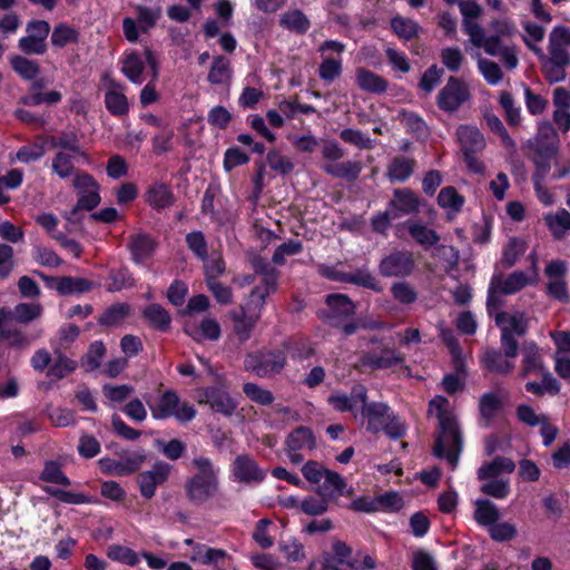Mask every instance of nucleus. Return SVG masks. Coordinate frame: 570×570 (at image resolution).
<instances>
[{"label": "nucleus", "instance_id": "nucleus-1", "mask_svg": "<svg viewBox=\"0 0 570 570\" xmlns=\"http://www.w3.org/2000/svg\"><path fill=\"white\" fill-rule=\"evenodd\" d=\"M429 414L439 420L440 431L434 453L446 459L454 469L461 451V434L449 401L443 396H435L430 402Z\"/></svg>", "mask_w": 570, "mask_h": 570}, {"label": "nucleus", "instance_id": "nucleus-45", "mask_svg": "<svg viewBox=\"0 0 570 570\" xmlns=\"http://www.w3.org/2000/svg\"><path fill=\"white\" fill-rule=\"evenodd\" d=\"M528 246L525 240L521 238H511L502 254L501 263L505 267L513 266L519 258L525 253Z\"/></svg>", "mask_w": 570, "mask_h": 570}, {"label": "nucleus", "instance_id": "nucleus-32", "mask_svg": "<svg viewBox=\"0 0 570 570\" xmlns=\"http://www.w3.org/2000/svg\"><path fill=\"white\" fill-rule=\"evenodd\" d=\"M522 376L548 373L543 366L539 348L534 343H525L522 348Z\"/></svg>", "mask_w": 570, "mask_h": 570}, {"label": "nucleus", "instance_id": "nucleus-46", "mask_svg": "<svg viewBox=\"0 0 570 570\" xmlns=\"http://www.w3.org/2000/svg\"><path fill=\"white\" fill-rule=\"evenodd\" d=\"M325 171L340 178L350 180L356 179L361 173L362 166L357 161H345L340 164H331L324 167Z\"/></svg>", "mask_w": 570, "mask_h": 570}, {"label": "nucleus", "instance_id": "nucleus-39", "mask_svg": "<svg viewBox=\"0 0 570 570\" xmlns=\"http://www.w3.org/2000/svg\"><path fill=\"white\" fill-rule=\"evenodd\" d=\"M279 24L289 32L305 33L309 28V20L301 10L295 9L283 13Z\"/></svg>", "mask_w": 570, "mask_h": 570}, {"label": "nucleus", "instance_id": "nucleus-34", "mask_svg": "<svg viewBox=\"0 0 570 570\" xmlns=\"http://www.w3.org/2000/svg\"><path fill=\"white\" fill-rule=\"evenodd\" d=\"M346 483L343 478L333 471L326 470L317 490L322 497L335 498L345 494Z\"/></svg>", "mask_w": 570, "mask_h": 570}, {"label": "nucleus", "instance_id": "nucleus-31", "mask_svg": "<svg viewBox=\"0 0 570 570\" xmlns=\"http://www.w3.org/2000/svg\"><path fill=\"white\" fill-rule=\"evenodd\" d=\"M128 247L134 262L142 264L154 254L155 242L146 234H137L130 237Z\"/></svg>", "mask_w": 570, "mask_h": 570}, {"label": "nucleus", "instance_id": "nucleus-43", "mask_svg": "<svg viewBox=\"0 0 570 570\" xmlns=\"http://www.w3.org/2000/svg\"><path fill=\"white\" fill-rule=\"evenodd\" d=\"M474 518L479 524L491 527L500 518L495 504L489 500H478L475 502Z\"/></svg>", "mask_w": 570, "mask_h": 570}, {"label": "nucleus", "instance_id": "nucleus-42", "mask_svg": "<svg viewBox=\"0 0 570 570\" xmlns=\"http://www.w3.org/2000/svg\"><path fill=\"white\" fill-rule=\"evenodd\" d=\"M315 445L312 432L306 428H298L293 431L287 439V448L289 452L311 450Z\"/></svg>", "mask_w": 570, "mask_h": 570}, {"label": "nucleus", "instance_id": "nucleus-41", "mask_svg": "<svg viewBox=\"0 0 570 570\" xmlns=\"http://www.w3.org/2000/svg\"><path fill=\"white\" fill-rule=\"evenodd\" d=\"M511 358L512 357L507 356L505 353L503 355L498 351H488L484 353L482 361L489 370L507 374L514 367Z\"/></svg>", "mask_w": 570, "mask_h": 570}, {"label": "nucleus", "instance_id": "nucleus-61", "mask_svg": "<svg viewBox=\"0 0 570 570\" xmlns=\"http://www.w3.org/2000/svg\"><path fill=\"white\" fill-rule=\"evenodd\" d=\"M377 511L395 512L402 509L404 502L397 492H386L376 497Z\"/></svg>", "mask_w": 570, "mask_h": 570}, {"label": "nucleus", "instance_id": "nucleus-52", "mask_svg": "<svg viewBox=\"0 0 570 570\" xmlns=\"http://www.w3.org/2000/svg\"><path fill=\"white\" fill-rule=\"evenodd\" d=\"M542 376V381L540 383L537 382H528L525 384V390L532 394H557L560 390V386L557 380L550 373L538 374Z\"/></svg>", "mask_w": 570, "mask_h": 570}, {"label": "nucleus", "instance_id": "nucleus-15", "mask_svg": "<svg viewBox=\"0 0 570 570\" xmlns=\"http://www.w3.org/2000/svg\"><path fill=\"white\" fill-rule=\"evenodd\" d=\"M170 471V464L158 461L150 470L140 473L138 481L141 495L146 499L153 498L157 487L167 481Z\"/></svg>", "mask_w": 570, "mask_h": 570}, {"label": "nucleus", "instance_id": "nucleus-22", "mask_svg": "<svg viewBox=\"0 0 570 570\" xmlns=\"http://www.w3.org/2000/svg\"><path fill=\"white\" fill-rule=\"evenodd\" d=\"M387 208L392 218H400L416 213L419 209V200L411 190L397 189L394 191V196L390 200Z\"/></svg>", "mask_w": 570, "mask_h": 570}, {"label": "nucleus", "instance_id": "nucleus-48", "mask_svg": "<svg viewBox=\"0 0 570 570\" xmlns=\"http://www.w3.org/2000/svg\"><path fill=\"white\" fill-rule=\"evenodd\" d=\"M278 549L288 562H301L305 559V548L296 538L282 540Z\"/></svg>", "mask_w": 570, "mask_h": 570}, {"label": "nucleus", "instance_id": "nucleus-58", "mask_svg": "<svg viewBox=\"0 0 570 570\" xmlns=\"http://www.w3.org/2000/svg\"><path fill=\"white\" fill-rule=\"evenodd\" d=\"M287 139L301 153H313L318 146L317 138L311 132L304 135L289 134Z\"/></svg>", "mask_w": 570, "mask_h": 570}, {"label": "nucleus", "instance_id": "nucleus-36", "mask_svg": "<svg viewBox=\"0 0 570 570\" xmlns=\"http://www.w3.org/2000/svg\"><path fill=\"white\" fill-rule=\"evenodd\" d=\"M514 462L509 458L498 456L493 461L480 466L478 474L481 480L497 478L514 470Z\"/></svg>", "mask_w": 570, "mask_h": 570}, {"label": "nucleus", "instance_id": "nucleus-26", "mask_svg": "<svg viewBox=\"0 0 570 570\" xmlns=\"http://www.w3.org/2000/svg\"><path fill=\"white\" fill-rule=\"evenodd\" d=\"M185 332L197 342L216 341L222 333L218 322L212 317H205L199 323H187Z\"/></svg>", "mask_w": 570, "mask_h": 570}, {"label": "nucleus", "instance_id": "nucleus-59", "mask_svg": "<svg viewBox=\"0 0 570 570\" xmlns=\"http://www.w3.org/2000/svg\"><path fill=\"white\" fill-rule=\"evenodd\" d=\"M243 391L248 399L261 405H268L274 401V396L271 391L254 383H245Z\"/></svg>", "mask_w": 570, "mask_h": 570}, {"label": "nucleus", "instance_id": "nucleus-53", "mask_svg": "<svg viewBox=\"0 0 570 570\" xmlns=\"http://www.w3.org/2000/svg\"><path fill=\"white\" fill-rule=\"evenodd\" d=\"M326 303L336 316H346L354 313L353 302L343 294L328 295Z\"/></svg>", "mask_w": 570, "mask_h": 570}, {"label": "nucleus", "instance_id": "nucleus-6", "mask_svg": "<svg viewBox=\"0 0 570 570\" xmlns=\"http://www.w3.org/2000/svg\"><path fill=\"white\" fill-rule=\"evenodd\" d=\"M362 424L371 433L384 431L390 438L399 439L405 432L403 422L391 412L385 403H366L361 407Z\"/></svg>", "mask_w": 570, "mask_h": 570}, {"label": "nucleus", "instance_id": "nucleus-19", "mask_svg": "<svg viewBox=\"0 0 570 570\" xmlns=\"http://www.w3.org/2000/svg\"><path fill=\"white\" fill-rule=\"evenodd\" d=\"M414 266L412 254L396 252L382 259L380 272L386 277H402L409 275Z\"/></svg>", "mask_w": 570, "mask_h": 570}, {"label": "nucleus", "instance_id": "nucleus-5", "mask_svg": "<svg viewBox=\"0 0 570 570\" xmlns=\"http://www.w3.org/2000/svg\"><path fill=\"white\" fill-rule=\"evenodd\" d=\"M375 560L364 552H352L344 542L333 544V552L324 556L322 561H313L309 570H371L375 567Z\"/></svg>", "mask_w": 570, "mask_h": 570}, {"label": "nucleus", "instance_id": "nucleus-20", "mask_svg": "<svg viewBox=\"0 0 570 570\" xmlns=\"http://www.w3.org/2000/svg\"><path fill=\"white\" fill-rule=\"evenodd\" d=\"M327 401L336 411L355 413V410L361 409L366 401V390L358 385L352 390L351 394L335 391L328 396Z\"/></svg>", "mask_w": 570, "mask_h": 570}, {"label": "nucleus", "instance_id": "nucleus-21", "mask_svg": "<svg viewBox=\"0 0 570 570\" xmlns=\"http://www.w3.org/2000/svg\"><path fill=\"white\" fill-rule=\"evenodd\" d=\"M198 402L209 404L214 411L225 415H230L236 409V403L227 391L220 386L204 390L198 395Z\"/></svg>", "mask_w": 570, "mask_h": 570}, {"label": "nucleus", "instance_id": "nucleus-35", "mask_svg": "<svg viewBox=\"0 0 570 570\" xmlns=\"http://www.w3.org/2000/svg\"><path fill=\"white\" fill-rule=\"evenodd\" d=\"M356 83L360 89L372 94H382L387 88L385 79L364 68L356 70Z\"/></svg>", "mask_w": 570, "mask_h": 570}, {"label": "nucleus", "instance_id": "nucleus-28", "mask_svg": "<svg viewBox=\"0 0 570 570\" xmlns=\"http://www.w3.org/2000/svg\"><path fill=\"white\" fill-rule=\"evenodd\" d=\"M46 282L50 287L55 288L62 295H71L88 292L92 287V283L81 277H46Z\"/></svg>", "mask_w": 570, "mask_h": 570}, {"label": "nucleus", "instance_id": "nucleus-10", "mask_svg": "<svg viewBox=\"0 0 570 570\" xmlns=\"http://www.w3.org/2000/svg\"><path fill=\"white\" fill-rule=\"evenodd\" d=\"M149 395L144 399L148 403L151 415L156 420H163L175 416L180 422L191 421L196 411L194 406L186 402H180L174 391L164 392L155 403H150Z\"/></svg>", "mask_w": 570, "mask_h": 570}, {"label": "nucleus", "instance_id": "nucleus-56", "mask_svg": "<svg viewBox=\"0 0 570 570\" xmlns=\"http://www.w3.org/2000/svg\"><path fill=\"white\" fill-rule=\"evenodd\" d=\"M249 559L257 570H286L285 564L273 554L254 553Z\"/></svg>", "mask_w": 570, "mask_h": 570}, {"label": "nucleus", "instance_id": "nucleus-37", "mask_svg": "<svg viewBox=\"0 0 570 570\" xmlns=\"http://www.w3.org/2000/svg\"><path fill=\"white\" fill-rule=\"evenodd\" d=\"M439 205L448 212L449 219H452L464 205V197L455 188L444 187L438 196Z\"/></svg>", "mask_w": 570, "mask_h": 570}, {"label": "nucleus", "instance_id": "nucleus-17", "mask_svg": "<svg viewBox=\"0 0 570 570\" xmlns=\"http://www.w3.org/2000/svg\"><path fill=\"white\" fill-rule=\"evenodd\" d=\"M90 159L86 151L80 154L57 150L51 159V170L61 179L72 176L76 164H89Z\"/></svg>", "mask_w": 570, "mask_h": 570}, {"label": "nucleus", "instance_id": "nucleus-14", "mask_svg": "<svg viewBox=\"0 0 570 570\" xmlns=\"http://www.w3.org/2000/svg\"><path fill=\"white\" fill-rule=\"evenodd\" d=\"M567 271V263L560 259L549 262L544 268V274L548 278V294L560 302L569 301L566 282Z\"/></svg>", "mask_w": 570, "mask_h": 570}, {"label": "nucleus", "instance_id": "nucleus-49", "mask_svg": "<svg viewBox=\"0 0 570 570\" xmlns=\"http://www.w3.org/2000/svg\"><path fill=\"white\" fill-rule=\"evenodd\" d=\"M76 368V363L60 353L56 352L53 363L49 366L47 375L51 380H60L72 373Z\"/></svg>", "mask_w": 570, "mask_h": 570}, {"label": "nucleus", "instance_id": "nucleus-51", "mask_svg": "<svg viewBox=\"0 0 570 570\" xmlns=\"http://www.w3.org/2000/svg\"><path fill=\"white\" fill-rule=\"evenodd\" d=\"M107 556L111 560L121 562L124 564L134 567L138 564L140 558L139 556L128 547L111 544L107 549Z\"/></svg>", "mask_w": 570, "mask_h": 570}, {"label": "nucleus", "instance_id": "nucleus-47", "mask_svg": "<svg viewBox=\"0 0 570 570\" xmlns=\"http://www.w3.org/2000/svg\"><path fill=\"white\" fill-rule=\"evenodd\" d=\"M46 144L53 149L57 150H67L76 154H80L83 151L78 144V139L75 135H60V136H49L46 139Z\"/></svg>", "mask_w": 570, "mask_h": 570}, {"label": "nucleus", "instance_id": "nucleus-3", "mask_svg": "<svg viewBox=\"0 0 570 570\" xmlns=\"http://www.w3.org/2000/svg\"><path fill=\"white\" fill-rule=\"evenodd\" d=\"M264 287H256L252 291L246 304L240 307L239 312L232 314L234 323V332L239 340L246 341L257 321L261 317V311L265 303V297L274 291L276 286V277L273 273L264 276Z\"/></svg>", "mask_w": 570, "mask_h": 570}, {"label": "nucleus", "instance_id": "nucleus-29", "mask_svg": "<svg viewBox=\"0 0 570 570\" xmlns=\"http://www.w3.org/2000/svg\"><path fill=\"white\" fill-rule=\"evenodd\" d=\"M147 52L151 51L147 49L144 51L142 55L129 53L125 57L122 61V72L132 83H142L144 70L147 68V70L149 71L148 61L146 59Z\"/></svg>", "mask_w": 570, "mask_h": 570}, {"label": "nucleus", "instance_id": "nucleus-16", "mask_svg": "<svg viewBox=\"0 0 570 570\" xmlns=\"http://www.w3.org/2000/svg\"><path fill=\"white\" fill-rule=\"evenodd\" d=\"M232 476L236 482L250 484L263 481L265 472L249 455L240 454L232 463Z\"/></svg>", "mask_w": 570, "mask_h": 570}, {"label": "nucleus", "instance_id": "nucleus-23", "mask_svg": "<svg viewBox=\"0 0 570 570\" xmlns=\"http://www.w3.org/2000/svg\"><path fill=\"white\" fill-rule=\"evenodd\" d=\"M190 560L202 564L213 566L216 570H224L229 557L225 550L210 548L206 544H195Z\"/></svg>", "mask_w": 570, "mask_h": 570}, {"label": "nucleus", "instance_id": "nucleus-13", "mask_svg": "<svg viewBox=\"0 0 570 570\" xmlns=\"http://www.w3.org/2000/svg\"><path fill=\"white\" fill-rule=\"evenodd\" d=\"M285 365V356L281 351L250 354L245 360V366L261 377L278 373Z\"/></svg>", "mask_w": 570, "mask_h": 570}, {"label": "nucleus", "instance_id": "nucleus-55", "mask_svg": "<svg viewBox=\"0 0 570 570\" xmlns=\"http://www.w3.org/2000/svg\"><path fill=\"white\" fill-rule=\"evenodd\" d=\"M42 313V306L39 303H20L14 307L13 316L19 323H30L38 318Z\"/></svg>", "mask_w": 570, "mask_h": 570}, {"label": "nucleus", "instance_id": "nucleus-33", "mask_svg": "<svg viewBox=\"0 0 570 570\" xmlns=\"http://www.w3.org/2000/svg\"><path fill=\"white\" fill-rule=\"evenodd\" d=\"M405 226L411 237L424 247H431L440 240L435 230L419 220L410 219L405 222Z\"/></svg>", "mask_w": 570, "mask_h": 570}, {"label": "nucleus", "instance_id": "nucleus-62", "mask_svg": "<svg viewBox=\"0 0 570 570\" xmlns=\"http://www.w3.org/2000/svg\"><path fill=\"white\" fill-rule=\"evenodd\" d=\"M105 352L106 348L101 342H94L90 345L85 358L82 360V366L86 368V371H94L98 368L105 355Z\"/></svg>", "mask_w": 570, "mask_h": 570}, {"label": "nucleus", "instance_id": "nucleus-54", "mask_svg": "<svg viewBox=\"0 0 570 570\" xmlns=\"http://www.w3.org/2000/svg\"><path fill=\"white\" fill-rule=\"evenodd\" d=\"M144 315L154 326L160 330H166L170 325L169 314L158 304L147 306L144 311Z\"/></svg>", "mask_w": 570, "mask_h": 570}, {"label": "nucleus", "instance_id": "nucleus-11", "mask_svg": "<svg viewBox=\"0 0 570 570\" xmlns=\"http://www.w3.org/2000/svg\"><path fill=\"white\" fill-rule=\"evenodd\" d=\"M517 416L522 423L531 428L540 429V434L546 446H549L557 438L558 429L551 423L549 416L544 413L537 412L530 405L520 404L517 407Z\"/></svg>", "mask_w": 570, "mask_h": 570}, {"label": "nucleus", "instance_id": "nucleus-64", "mask_svg": "<svg viewBox=\"0 0 570 570\" xmlns=\"http://www.w3.org/2000/svg\"><path fill=\"white\" fill-rule=\"evenodd\" d=\"M478 67L479 71L489 85L495 86L502 80L501 69L493 61L480 58Z\"/></svg>", "mask_w": 570, "mask_h": 570}, {"label": "nucleus", "instance_id": "nucleus-60", "mask_svg": "<svg viewBox=\"0 0 570 570\" xmlns=\"http://www.w3.org/2000/svg\"><path fill=\"white\" fill-rule=\"evenodd\" d=\"M41 480L56 484L69 485L70 480L65 475L60 465L57 462L49 461L45 464L43 471L40 475Z\"/></svg>", "mask_w": 570, "mask_h": 570}, {"label": "nucleus", "instance_id": "nucleus-25", "mask_svg": "<svg viewBox=\"0 0 570 570\" xmlns=\"http://www.w3.org/2000/svg\"><path fill=\"white\" fill-rule=\"evenodd\" d=\"M106 108L115 116L126 115L129 102L125 95V87L116 81H110L105 94Z\"/></svg>", "mask_w": 570, "mask_h": 570}, {"label": "nucleus", "instance_id": "nucleus-44", "mask_svg": "<svg viewBox=\"0 0 570 570\" xmlns=\"http://www.w3.org/2000/svg\"><path fill=\"white\" fill-rule=\"evenodd\" d=\"M148 204L157 209L165 208L173 203V195L164 184H154L147 191Z\"/></svg>", "mask_w": 570, "mask_h": 570}, {"label": "nucleus", "instance_id": "nucleus-8", "mask_svg": "<svg viewBox=\"0 0 570 570\" xmlns=\"http://www.w3.org/2000/svg\"><path fill=\"white\" fill-rule=\"evenodd\" d=\"M72 186L77 190V204L63 214V217L71 223L79 220V210H91L100 204V187L98 183L87 173H78L72 179Z\"/></svg>", "mask_w": 570, "mask_h": 570}, {"label": "nucleus", "instance_id": "nucleus-40", "mask_svg": "<svg viewBox=\"0 0 570 570\" xmlns=\"http://www.w3.org/2000/svg\"><path fill=\"white\" fill-rule=\"evenodd\" d=\"M232 78L229 60L224 57H216L208 72L207 79L213 85H226Z\"/></svg>", "mask_w": 570, "mask_h": 570}, {"label": "nucleus", "instance_id": "nucleus-9", "mask_svg": "<svg viewBox=\"0 0 570 570\" xmlns=\"http://www.w3.org/2000/svg\"><path fill=\"white\" fill-rule=\"evenodd\" d=\"M495 324L501 330V344L507 356L515 357L518 343L514 336H522L527 333L529 318L523 312L497 313Z\"/></svg>", "mask_w": 570, "mask_h": 570}, {"label": "nucleus", "instance_id": "nucleus-57", "mask_svg": "<svg viewBox=\"0 0 570 570\" xmlns=\"http://www.w3.org/2000/svg\"><path fill=\"white\" fill-rule=\"evenodd\" d=\"M204 268L206 274V282L215 281L225 272V263L222 255L217 252L212 253L210 256H205Z\"/></svg>", "mask_w": 570, "mask_h": 570}, {"label": "nucleus", "instance_id": "nucleus-50", "mask_svg": "<svg viewBox=\"0 0 570 570\" xmlns=\"http://www.w3.org/2000/svg\"><path fill=\"white\" fill-rule=\"evenodd\" d=\"M46 146L45 139H38L31 145L21 147L16 154V159L26 164L36 161L46 154Z\"/></svg>", "mask_w": 570, "mask_h": 570}, {"label": "nucleus", "instance_id": "nucleus-18", "mask_svg": "<svg viewBox=\"0 0 570 570\" xmlns=\"http://www.w3.org/2000/svg\"><path fill=\"white\" fill-rule=\"evenodd\" d=\"M473 46L483 49L488 55L499 57L509 69H514L518 58L514 49L503 45L501 38H472Z\"/></svg>", "mask_w": 570, "mask_h": 570}, {"label": "nucleus", "instance_id": "nucleus-38", "mask_svg": "<svg viewBox=\"0 0 570 570\" xmlns=\"http://www.w3.org/2000/svg\"><path fill=\"white\" fill-rule=\"evenodd\" d=\"M543 219L556 238L563 237L570 230V213L566 209L548 213Z\"/></svg>", "mask_w": 570, "mask_h": 570}, {"label": "nucleus", "instance_id": "nucleus-24", "mask_svg": "<svg viewBox=\"0 0 570 570\" xmlns=\"http://www.w3.org/2000/svg\"><path fill=\"white\" fill-rule=\"evenodd\" d=\"M456 138L464 153H480L485 148V138L474 126L461 125L456 129Z\"/></svg>", "mask_w": 570, "mask_h": 570}, {"label": "nucleus", "instance_id": "nucleus-63", "mask_svg": "<svg viewBox=\"0 0 570 570\" xmlns=\"http://www.w3.org/2000/svg\"><path fill=\"white\" fill-rule=\"evenodd\" d=\"M134 389L130 385L122 384V385H111L106 384L102 386V393L106 396V399L109 401V403H120L127 400L130 394L132 393Z\"/></svg>", "mask_w": 570, "mask_h": 570}, {"label": "nucleus", "instance_id": "nucleus-30", "mask_svg": "<svg viewBox=\"0 0 570 570\" xmlns=\"http://www.w3.org/2000/svg\"><path fill=\"white\" fill-rule=\"evenodd\" d=\"M146 59L149 66L150 81L141 89L139 96V102L142 107H147L159 99V95L156 91V80L159 75L158 60L155 57L154 52H147Z\"/></svg>", "mask_w": 570, "mask_h": 570}, {"label": "nucleus", "instance_id": "nucleus-2", "mask_svg": "<svg viewBox=\"0 0 570 570\" xmlns=\"http://www.w3.org/2000/svg\"><path fill=\"white\" fill-rule=\"evenodd\" d=\"M527 46L542 61L547 79L553 83L564 79V67L569 63L570 38H524Z\"/></svg>", "mask_w": 570, "mask_h": 570}, {"label": "nucleus", "instance_id": "nucleus-4", "mask_svg": "<svg viewBox=\"0 0 570 570\" xmlns=\"http://www.w3.org/2000/svg\"><path fill=\"white\" fill-rule=\"evenodd\" d=\"M191 464L196 472L186 482V493L190 501L203 504L218 491L219 470L205 456L194 458Z\"/></svg>", "mask_w": 570, "mask_h": 570}, {"label": "nucleus", "instance_id": "nucleus-27", "mask_svg": "<svg viewBox=\"0 0 570 570\" xmlns=\"http://www.w3.org/2000/svg\"><path fill=\"white\" fill-rule=\"evenodd\" d=\"M537 150L544 157L557 154L559 147L558 134L550 122H541L535 138Z\"/></svg>", "mask_w": 570, "mask_h": 570}, {"label": "nucleus", "instance_id": "nucleus-12", "mask_svg": "<svg viewBox=\"0 0 570 570\" xmlns=\"http://www.w3.org/2000/svg\"><path fill=\"white\" fill-rule=\"evenodd\" d=\"M470 99V89L466 82L451 77L438 95L439 107L448 112H453L462 104Z\"/></svg>", "mask_w": 570, "mask_h": 570}, {"label": "nucleus", "instance_id": "nucleus-7", "mask_svg": "<svg viewBox=\"0 0 570 570\" xmlns=\"http://www.w3.org/2000/svg\"><path fill=\"white\" fill-rule=\"evenodd\" d=\"M535 272L514 271L509 275H493L489 286L488 308L490 314L499 306V294L512 295L527 286L538 284Z\"/></svg>", "mask_w": 570, "mask_h": 570}]
</instances>
